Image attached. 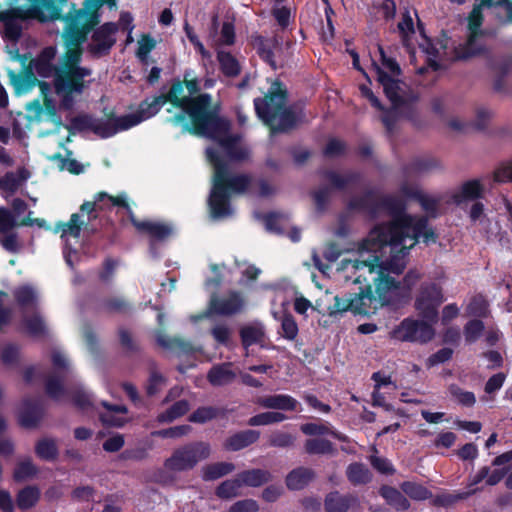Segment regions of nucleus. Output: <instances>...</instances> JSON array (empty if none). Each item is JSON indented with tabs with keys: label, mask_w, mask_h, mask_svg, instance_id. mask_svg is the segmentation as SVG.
Wrapping results in <instances>:
<instances>
[{
	"label": "nucleus",
	"mask_w": 512,
	"mask_h": 512,
	"mask_svg": "<svg viewBox=\"0 0 512 512\" xmlns=\"http://www.w3.org/2000/svg\"><path fill=\"white\" fill-rule=\"evenodd\" d=\"M434 242V232L427 228L424 217L412 216L405 211H394L393 220L375 226L358 245L357 252L343 258L337 268L339 279L361 283L367 275L375 283L376 300L382 307L409 294L420 279V273L409 270L402 280H396L406 267V257L419 237Z\"/></svg>",
	"instance_id": "nucleus-1"
},
{
	"label": "nucleus",
	"mask_w": 512,
	"mask_h": 512,
	"mask_svg": "<svg viewBox=\"0 0 512 512\" xmlns=\"http://www.w3.org/2000/svg\"><path fill=\"white\" fill-rule=\"evenodd\" d=\"M65 23L63 36L67 52L60 66L55 68L52 65L56 54L53 47L45 48L32 65L40 76H53L55 93L61 98V105L69 109L75 97L87 86L85 78L91 75L90 69L78 66L82 53L80 44L85 40L87 32L98 23V17L86 10H76L65 17Z\"/></svg>",
	"instance_id": "nucleus-2"
},
{
	"label": "nucleus",
	"mask_w": 512,
	"mask_h": 512,
	"mask_svg": "<svg viewBox=\"0 0 512 512\" xmlns=\"http://www.w3.org/2000/svg\"><path fill=\"white\" fill-rule=\"evenodd\" d=\"M166 98L167 102L179 109V113L168 121L175 125H182L184 131L219 141L235 159H242L247 155V150L241 146H237L238 153L232 151L235 141L226 137L229 123L210 111L211 98L208 94L189 97V94L185 93L184 83L178 81L172 85Z\"/></svg>",
	"instance_id": "nucleus-3"
},
{
	"label": "nucleus",
	"mask_w": 512,
	"mask_h": 512,
	"mask_svg": "<svg viewBox=\"0 0 512 512\" xmlns=\"http://www.w3.org/2000/svg\"><path fill=\"white\" fill-rule=\"evenodd\" d=\"M226 137L235 141V144L232 148L234 153H238L239 149L237 146H241L247 150V155L242 159H235L231 157L230 153L221 146L219 141L216 142L219 145V152L221 155H218V153H216L211 148L206 150L207 158L214 167L213 188L209 198L211 215L214 218L226 217L231 214V208L227 202V190L231 191L232 193H242L250 184V178L247 175H228V161L245 160L249 156V150L242 143L240 137L232 136L229 134V129L227 130Z\"/></svg>",
	"instance_id": "nucleus-4"
},
{
	"label": "nucleus",
	"mask_w": 512,
	"mask_h": 512,
	"mask_svg": "<svg viewBox=\"0 0 512 512\" xmlns=\"http://www.w3.org/2000/svg\"><path fill=\"white\" fill-rule=\"evenodd\" d=\"M382 64L374 65L379 83L383 86L387 98L392 104V110L383 116V122L388 130L392 127L391 118L394 116L411 117L417 94L397 77L400 75L398 63L387 57L382 48H379Z\"/></svg>",
	"instance_id": "nucleus-5"
},
{
	"label": "nucleus",
	"mask_w": 512,
	"mask_h": 512,
	"mask_svg": "<svg viewBox=\"0 0 512 512\" xmlns=\"http://www.w3.org/2000/svg\"><path fill=\"white\" fill-rule=\"evenodd\" d=\"M167 102L166 95H159L152 99H147L140 104L139 110L114 121H100L88 116L77 119V124L82 128L91 129L95 134L106 138L114 135L119 130H125L140 122L154 116L161 107Z\"/></svg>",
	"instance_id": "nucleus-6"
},
{
	"label": "nucleus",
	"mask_w": 512,
	"mask_h": 512,
	"mask_svg": "<svg viewBox=\"0 0 512 512\" xmlns=\"http://www.w3.org/2000/svg\"><path fill=\"white\" fill-rule=\"evenodd\" d=\"M254 105L259 118L272 132L285 131L296 121L294 113L286 104V90L279 83H273L264 98L254 100Z\"/></svg>",
	"instance_id": "nucleus-7"
},
{
	"label": "nucleus",
	"mask_w": 512,
	"mask_h": 512,
	"mask_svg": "<svg viewBox=\"0 0 512 512\" xmlns=\"http://www.w3.org/2000/svg\"><path fill=\"white\" fill-rule=\"evenodd\" d=\"M65 0H41L38 6L24 10L12 8L0 12V22L5 26V35L11 40H16L21 34V21L27 18H37L40 21L55 20L60 17V12Z\"/></svg>",
	"instance_id": "nucleus-8"
},
{
	"label": "nucleus",
	"mask_w": 512,
	"mask_h": 512,
	"mask_svg": "<svg viewBox=\"0 0 512 512\" xmlns=\"http://www.w3.org/2000/svg\"><path fill=\"white\" fill-rule=\"evenodd\" d=\"M377 294L372 293L371 287L367 286L366 289H360V292L352 296L345 294L343 296H335L334 304L331 305L329 315L333 316L346 311H351L356 314H368L372 310L381 307L376 300Z\"/></svg>",
	"instance_id": "nucleus-9"
},
{
	"label": "nucleus",
	"mask_w": 512,
	"mask_h": 512,
	"mask_svg": "<svg viewBox=\"0 0 512 512\" xmlns=\"http://www.w3.org/2000/svg\"><path fill=\"white\" fill-rule=\"evenodd\" d=\"M211 447L205 442H194L176 449L165 461L169 471L181 472L193 469L200 461L209 458Z\"/></svg>",
	"instance_id": "nucleus-10"
},
{
	"label": "nucleus",
	"mask_w": 512,
	"mask_h": 512,
	"mask_svg": "<svg viewBox=\"0 0 512 512\" xmlns=\"http://www.w3.org/2000/svg\"><path fill=\"white\" fill-rule=\"evenodd\" d=\"M482 22L479 9H473L468 18V38L464 44L457 48V58L467 59L486 53V32L481 29Z\"/></svg>",
	"instance_id": "nucleus-11"
},
{
	"label": "nucleus",
	"mask_w": 512,
	"mask_h": 512,
	"mask_svg": "<svg viewBox=\"0 0 512 512\" xmlns=\"http://www.w3.org/2000/svg\"><path fill=\"white\" fill-rule=\"evenodd\" d=\"M444 297L441 288L435 283L421 285L415 299V309L425 320L435 322L438 316V308L443 303Z\"/></svg>",
	"instance_id": "nucleus-12"
},
{
	"label": "nucleus",
	"mask_w": 512,
	"mask_h": 512,
	"mask_svg": "<svg viewBox=\"0 0 512 512\" xmlns=\"http://www.w3.org/2000/svg\"><path fill=\"white\" fill-rule=\"evenodd\" d=\"M429 321L405 319L394 330L395 338L402 341L425 343L430 341L434 336V329Z\"/></svg>",
	"instance_id": "nucleus-13"
},
{
	"label": "nucleus",
	"mask_w": 512,
	"mask_h": 512,
	"mask_svg": "<svg viewBox=\"0 0 512 512\" xmlns=\"http://www.w3.org/2000/svg\"><path fill=\"white\" fill-rule=\"evenodd\" d=\"M39 88L44 101L43 104L37 100L28 104L27 109L30 113V117L40 122L50 121L56 128H59L61 126V119L57 116L54 101L48 97V94L50 93V86L46 82H39Z\"/></svg>",
	"instance_id": "nucleus-14"
},
{
	"label": "nucleus",
	"mask_w": 512,
	"mask_h": 512,
	"mask_svg": "<svg viewBox=\"0 0 512 512\" xmlns=\"http://www.w3.org/2000/svg\"><path fill=\"white\" fill-rule=\"evenodd\" d=\"M473 9H479L482 19L485 15H492L500 23L512 22V1L511 0H475Z\"/></svg>",
	"instance_id": "nucleus-15"
},
{
	"label": "nucleus",
	"mask_w": 512,
	"mask_h": 512,
	"mask_svg": "<svg viewBox=\"0 0 512 512\" xmlns=\"http://www.w3.org/2000/svg\"><path fill=\"white\" fill-rule=\"evenodd\" d=\"M116 31L117 25L114 23H106L97 29L89 43L90 53L96 57H100L108 53L116 41Z\"/></svg>",
	"instance_id": "nucleus-16"
},
{
	"label": "nucleus",
	"mask_w": 512,
	"mask_h": 512,
	"mask_svg": "<svg viewBox=\"0 0 512 512\" xmlns=\"http://www.w3.org/2000/svg\"><path fill=\"white\" fill-rule=\"evenodd\" d=\"M245 301L238 292H230L221 298H212L210 301V309L220 315H233L243 310Z\"/></svg>",
	"instance_id": "nucleus-17"
},
{
	"label": "nucleus",
	"mask_w": 512,
	"mask_h": 512,
	"mask_svg": "<svg viewBox=\"0 0 512 512\" xmlns=\"http://www.w3.org/2000/svg\"><path fill=\"white\" fill-rule=\"evenodd\" d=\"M483 186L479 180H469L461 184L449 194V202L460 205L481 196Z\"/></svg>",
	"instance_id": "nucleus-18"
},
{
	"label": "nucleus",
	"mask_w": 512,
	"mask_h": 512,
	"mask_svg": "<svg viewBox=\"0 0 512 512\" xmlns=\"http://www.w3.org/2000/svg\"><path fill=\"white\" fill-rule=\"evenodd\" d=\"M30 177V173L25 168H19L16 172H8L0 178V192L8 198L13 195L24 182Z\"/></svg>",
	"instance_id": "nucleus-19"
},
{
	"label": "nucleus",
	"mask_w": 512,
	"mask_h": 512,
	"mask_svg": "<svg viewBox=\"0 0 512 512\" xmlns=\"http://www.w3.org/2000/svg\"><path fill=\"white\" fill-rule=\"evenodd\" d=\"M105 409L99 412V417L102 423L106 426L122 427L126 423L125 415L127 408L123 405L109 404L106 401L101 402Z\"/></svg>",
	"instance_id": "nucleus-20"
},
{
	"label": "nucleus",
	"mask_w": 512,
	"mask_h": 512,
	"mask_svg": "<svg viewBox=\"0 0 512 512\" xmlns=\"http://www.w3.org/2000/svg\"><path fill=\"white\" fill-rule=\"evenodd\" d=\"M257 404L262 408L283 411L296 410L299 406V403L296 399L286 394H275L260 397L257 399Z\"/></svg>",
	"instance_id": "nucleus-21"
},
{
	"label": "nucleus",
	"mask_w": 512,
	"mask_h": 512,
	"mask_svg": "<svg viewBox=\"0 0 512 512\" xmlns=\"http://www.w3.org/2000/svg\"><path fill=\"white\" fill-rule=\"evenodd\" d=\"M402 194L407 198H415L420 203L423 210L431 215L435 216L439 201L434 196L428 195L426 193H423L421 190H419L417 187H408L406 185H403L401 187Z\"/></svg>",
	"instance_id": "nucleus-22"
},
{
	"label": "nucleus",
	"mask_w": 512,
	"mask_h": 512,
	"mask_svg": "<svg viewBox=\"0 0 512 512\" xmlns=\"http://www.w3.org/2000/svg\"><path fill=\"white\" fill-rule=\"evenodd\" d=\"M34 223L40 227H43L45 221L40 219H31L28 216L27 218L19 222L10 210L4 207L0 208V234L10 232L13 228L17 226H31Z\"/></svg>",
	"instance_id": "nucleus-23"
},
{
	"label": "nucleus",
	"mask_w": 512,
	"mask_h": 512,
	"mask_svg": "<svg viewBox=\"0 0 512 512\" xmlns=\"http://www.w3.org/2000/svg\"><path fill=\"white\" fill-rule=\"evenodd\" d=\"M131 220L137 230L147 233L151 238L155 240H164L173 232L172 227L164 223L153 221H137L132 216Z\"/></svg>",
	"instance_id": "nucleus-24"
},
{
	"label": "nucleus",
	"mask_w": 512,
	"mask_h": 512,
	"mask_svg": "<svg viewBox=\"0 0 512 512\" xmlns=\"http://www.w3.org/2000/svg\"><path fill=\"white\" fill-rule=\"evenodd\" d=\"M281 43L282 39L278 36H274L269 39L258 36L253 40V45L257 49L259 55L274 68L275 61L273 59V51L279 50Z\"/></svg>",
	"instance_id": "nucleus-25"
},
{
	"label": "nucleus",
	"mask_w": 512,
	"mask_h": 512,
	"mask_svg": "<svg viewBox=\"0 0 512 512\" xmlns=\"http://www.w3.org/2000/svg\"><path fill=\"white\" fill-rule=\"evenodd\" d=\"M14 297L21 309L22 316L37 309L38 297L32 287H19L14 291Z\"/></svg>",
	"instance_id": "nucleus-26"
},
{
	"label": "nucleus",
	"mask_w": 512,
	"mask_h": 512,
	"mask_svg": "<svg viewBox=\"0 0 512 512\" xmlns=\"http://www.w3.org/2000/svg\"><path fill=\"white\" fill-rule=\"evenodd\" d=\"M217 17L213 18V32L210 38L215 46L232 45L235 40L234 24L227 20L222 23L219 36L217 35Z\"/></svg>",
	"instance_id": "nucleus-27"
},
{
	"label": "nucleus",
	"mask_w": 512,
	"mask_h": 512,
	"mask_svg": "<svg viewBox=\"0 0 512 512\" xmlns=\"http://www.w3.org/2000/svg\"><path fill=\"white\" fill-rule=\"evenodd\" d=\"M85 224L84 220H81V216L77 213L73 214L67 223H59L55 227V232L61 233V238L66 242L65 247H68L69 237L79 238L81 228Z\"/></svg>",
	"instance_id": "nucleus-28"
},
{
	"label": "nucleus",
	"mask_w": 512,
	"mask_h": 512,
	"mask_svg": "<svg viewBox=\"0 0 512 512\" xmlns=\"http://www.w3.org/2000/svg\"><path fill=\"white\" fill-rule=\"evenodd\" d=\"M259 435V432L255 430L242 431L228 438L225 442V447L231 451L240 450L256 442Z\"/></svg>",
	"instance_id": "nucleus-29"
},
{
	"label": "nucleus",
	"mask_w": 512,
	"mask_h": 512,
	"mask_svg": "<svg viewBox=\"0 0 512 512\" xmlns=\"http://www.w3.org/2000/svg\"><path fill=\"white\" fill-rule=\"evenodd\" d=\"M40 499V490L36 486H26L16 495V505L21 510L33 508Z\"/></svg>",
	"instance_id": "nucleus-30"
},
{
	"label": "nucleus",
	"mask_w": 512,
	"mask_h": 512,
	"mask_svg": "<svg viewBox=\"0 0 512 512\" xmlns=\"http://www.w3.org/2000/svg\"><path fill=\"white\" fill-rule=\"evenodd\" d=\"M314 477V473L307 468H297L291 471L286 477V484L289 489L300 490L304 488Z\"/></svg>",
	"instance_id": "nucleus-31"
},
{
	"label": "nucleus",
	"mask_w": 512,
	"mask_h": 512,
	"mask_svg": "<svg viewBox=\"0 0 512 512\" xmlns=\"http://www.w3.org/2000/svg\"><path fill=\"white\" fill-rule=\"evenodd\" d=\"M217 59L220 65L221 71L229 77H235L239 75L241 71V64L239 60L229 52L219 50L217 53Z\"/></svg>",
	"instance_id": "nucleus-32"
},
{
	"label": "nucleus",
	"mask_w": 512,
	"mask_h": 512,
	"mask_svg": "<svg viewBox=\"0 0 512 512\" xmlns=\"http://www.w3.org/2000/svg\"><path fill=\"white\" fill-rule=\"evenodd\" d=\"M242 486L257 487L271 479L268 471L262 469H252L238 474Z\"/></svg>",
	"instance_id": "nucleus-33"
},
{
	"label": "nucleus",
	"mask_w": 512,
	"mask_h": 512,
	"mask_svg": "<svg viewBox=\"0 0 512 512\" xmlns=\"http://www.w3.org/2000/svg\"><path fill=\"white\" fill-rule=\"evenodd\" d=\"M234 372L230 368V364L214 366L208 373V380L212 385L222 386L233 381Z\"/></svg>",
	"instance_id": "nucleus-34"
},
{
	"label": "nucleus",
	"mask_w": 512,
	"mask_h": 512,
	"mask_svg": "<svg viewBox=\"0 0 512 512\" xmlns=\"http://www.w3.org/2000/svg\"><path fill=\"white\" fill-rule=\"evenodd\" d=\"M234 469L235 466L229 462L212 463L202 468V477L206 481L215 480L231 473Z\"/></svg>",
	"instance_id": "nucleus-35"
},
{
	"label": "nucleus",
	"mask_w": 512,
	"mask_h": 512,
	"mask_svg": "<svg viewBox=\"0 0 512 512\" xmlns=\"http://www.w3.org/2000/svg\"><path fill=\"white\" fill-rule=\"evenodd\" d=\"M353 501H355V498L352 496H342L334 492L327 496L325 508L327 512H347Z\"/></svg>",
	"instance_id": "nucleus-36"
},
{
	"label": "nucleus",
	"mask_w": 512,
	"mask_h": 512,
	"mask_svg": "<svg viewBox=\"0 0 512 512\" xmlns=\"http://www.w3.org/2000/svg\"><path fill=\"white\" fill-rule=\"evenodd\" d=\"M240 334L242 343L246 348L253 344L261 343L265 336L264 327L259 323L243 327Z\"/></svg>",
	"instance_id": "nucleus-37"
},
{
	"label": "nucleus",
	"mask_w": 512,
	"mask_h": 512,
	"mask_svg": "<svg viewBox=\"0 0 512 512\" xmlns=\"http://www.w3.org/2000/svg\"><path fill=\"white\" fill-rule=\"evenodd\" d=\"M23 325L28 333L34 336H42L46 333L47 328L43 318L34 310L22 316Z\"/></svg>",
	"instance_id": "nucleus-38"
},
{
	"label": "nucleus",
	"mask_w": 512,
	"mask_h": 512,
	"mask_svg": "<svg viewBox=\"0 0 512 512\" xmlns=\"http://www.w3.org/2000/svg\"><path fill=\"white\" fill-rule=\"evenodd\" d=\"M37 456L46 461H54L58 456V447L54 439L44 438L35 446Z\"/></svg>",
	"instance_id": "nucleus-39"
},
{
	"label": "nucleus",
	"mask_w": 512,
	"mask_h": 512,
	"mask_svg": "<svg viewBox=\"0 0 512 512\" xmlns=\"http://www.w3.org/2000/svg\"><path fill=\"white\" fill-rule=\"evenodd\" d=\"M380 494L386 501L396 509L406 510L410 504L408 500L395 488L384 486L380 489Z\"/></svg>",
	"instance_id": "nucleus-40"
},
{
	"label": "nucleus",
	"mask_w": 512,
	"mask_h": 512,
	"mask_svg": "<svg viewBox=\"0 0 512 512\" xmlns=\"http://www.w3.org/2000/svg\"><path fill=\"white\" fill-rule=\"evenodd\" d=\"M347 477L354 485L365 484L371 480V473L363 464L354 463L347 468Z\"/></svg>",
	"instance_id": "nucleus-41"
},
{
	"label": "nucleus",
	"mask_w": 512,
	"mask_h": 512,
	"mask_svg": "<svg viewBox=\"0 0 512 512\" xmlns=\"http://www.w3.org/2000/svg\"><path fill=\"white\" fill-rule=\"evenodd\" d=\"M189 410V403L186 400H180L174 403L165 412L158 415L160 423H169L181 417Z\"/></svg>",
	"instance_id": "nucleus-42"
},
{
	"label": "nucleus",
	"mask_w": 512,
	"mask_h": 512,
	"mask_svg": "<svg viewBox=\"0 0 512 512\" xmlns=\"http://www.w3.org/2000/svg\"><path fill=\"white\" fill-rule=\"evenodd\" d=\"M241 487V480L237 475L233 479L222 482L216 489V495L222 499H230L239 495Z\"/></svg>",
	"instance_id": "nucleus-43"
},
{
	"label": "nucleus",
	"mask_w": 512,
	"mask_h": 512,
	"mask_svg": "<svg viewBox=\"0 0 512 512\" xmlns=\"http://www.w3.org/2000/svg\"><path fill=\"white\" fill-rule=\"evenodd\" d=\"M286 415L281 412H263L251 417L248 421L250 426H264L274 423H280L286 419Z\"/></svg>",
	"instance_id": "nucleus-44"
},
{
	"label": "nucleus",
	"mask_w": 512,
	"mask_h": 512,
	"mask_svg": "<svg viewBox=\"0 0 512 512\" xmlns=\"http://www.w3.org/2000/svg\"><path fill=\"white\" fill-rule=\"evenodd\" d=\"M38 472L37 467L29 458L20 460L14 470V478L16 481H25L34 477Z\"/></svg>",
	"instance_id": "nucleus-45"
},
{
	"label": "nucleus",
	"mask_w": 512,
	"mask_h": 512,
	"mask_svg": "<svg viewBox=\"0 0 512 512\" xmlns=\"http://www.w3.org/2000/svg\"><path fill=\"white\" fill-rule=\"evenodd\" d=\"M105 197H108L113 205L125 207L130 212V207L126 202L125 196L121 195V196H117V197H112V196H108L106 193H103V192L99 193L96 196L95 201L85 202L84 204H82L81 211L86 212L88 214L92 213L95 210L96 204L98 202H100Z\"/></svg>",
	"instance_id": "nucleus-46"
},
{
	"label": "nucleus",
	"mask_w": 512,
	"mask_h": 512,
	"mask_svg": "<svg viewBox=\"0 0 512 512\" xmlns=\"http://www.w3.org/2000/svg\"><path fill=\"white\" fill-rule=\"evenodd\" d=\"M301 431L306 435H331L336 439L344 440V436L333 431L327 424L307 423L301 426Z\"/></svg>",
	"instance_id": "nucleus-47"
},
{
	"label": "nucleus",
	"mask_w": 512,
	"mask_h": 512,
	"mask_svg": "<svg viewBox=\"0 0 512 512\" xmlns=\"http://www.w3.org/2000/svg\"><path fill=\"white\" fill-rule=\"evenodd\" d=\"M400 487L406 495L414 500H426L431 497L427 488L414 482H403Z\"/></svg>",
	"instance_id": "nucleus-48"
},
{
	"label": "nucleus",
	"mask_w": 512,
	"mask_h": 512,
	"mask_svg": "<svg viewBox=\"0 0 512 512\" xmlns=\"http://www.w3.org/2000/svg\"><path fill=\"white\" fill-rule=\"evenodd\" d=\"M438 166L436 160L428 157L416 158L408 166V172L410 174H424Z\"/></svg>",
	"instance_id": "nucleus-49"
},
{
	"label": "nucleus",
	"mask_w": 512,
	"mask_h": 512,
	"mask_svg": "<svg viewBox=\"0 0 512 512\" xmlns=\"http://www.w3.org/2000/svg\"><path fill=\"white\" fill-rule=\"evenodd\" d=\"M449 392L452 398L461 405L470 407L473 406L476 401L475 395L472 392L465 391L456 385H451Z\"/></svg>",
	"instance_id": "nucleus-50"
},
{
	"label": "nucleus",
	"mask_w": 512,
	"mask_h": 512,
	"mask_svg": "<svg viewBox=\"0 0 512 512\" xmlns=\"http://www.w3.org/2000/svg\"><path fill=\"white\" fill-rule=\"evenodd\" d=\"M505 472L501 469H495L490 471L488 467H483L474 478V483H479L483 479L487 478L486 482L488 485H496L504 477Z\"/></svg>",
	"instance_id": "nucleus-51"
},
{
	"label": "nucleus",
	"mask_w": 512,
	"mask_h": 512,
	"mask_svg": "<svg viewBox=\"0 0 512 512\" xmlns=\"http://www.w3.org/2000/svg\"><path fill=\"white\" fill-rule=\"evenodd\" d=\"M156 41L149 35H143L137 42V57L142 61L146 62L149 53L155 48Z\"/></svg>",
	"instance_id": "nucleus-52"
},
{
	"label": "nucleus",
	"mask_w": 512,
	"mask_h": 512,
	"mask_svg": "<svg viewBox=\"0 0 512 512\" xmlns=\"http://www.w3.org/2000/svg\"><path fill=\"white\" fill-rule=\"evenodd\" d=\"M305 449L310 454H325L333 450L332 444L325 439H309L306 441Z\"/></svg>",
	"instance_id": "nucleus-53"
},
{
	"label": "nucleus",
	"mask_w": 512,
	"mask_h": 512,
	"mask_svg": "<svg viewBox=\"0 0 512 512\" xmlns=\"http://www.w3.org/2000/svg\"><path fill=\"white\" fill-rule=\"evenodd\" d=\"M488 311V304L482 296H475L467 306V314L476 317H485Z\"/></svg>",
	"instance_id": "nucleus-54"
},
{
	"label": "nucleus",
	"mask_w": 512,
	"mask_h": 512,
	"mask_svg": "<svg viewBox=\"0 0 512 512\" xmlns=\"http://www.w3.org/2000/svg\"><path fill=\"white\" fill-rule=\"evenodd\" d=\"M268 441L272 447L287 448L294 444L295 437L287 432L276 431L269 436Z\"/></svg>",
	"instance_id": "nucleus-55"
},
{
	"label": "nucleus",
	"mask_w": 512,
	"mask_h": 512,
	"mask_svg": "<svg viewBox=\"0 0 512 512\" xmlns=\"http://www.w3.org/2000/svg\"><path fill=\"white\" fill-rule=\"evenodd\" d=\"M157 340L162 346L175 349L180 353L188 354L194 351L190 343L181 339H165L163 336H159Z\"/></svg>",
	"instance_id": "nucleus-56"
},
{
	"label": "nucleus",
	"mask_w": 512,
	"mask_h": 512,
	"mask_svg": "<svg viewBox=\"0 0 512 512\" xmlns=\"http://www.w3.org/2000/svg\"><path fill=\"white\" fill-rule=\"evenodd\" d=\"M219 409L215 407H201L190 415V421L195 423H205L214 419L219 414Z\"/></svg>",
	"instance_id": "nucleus-57"
},
{
	"label": "nucleus",
	"mask_w": 512,
	"mask_h": 512,
	"mask_svg": "<svg viewBox=\"0 0 512 512\" xmlns=\"http://www.w3.org/2000/svg\"><path fill=\"white\" fill-rule=\"evenodd\" d=\"M282 336L294 340L298 334V326L291 315H285L281 322Z\"/></svg>",
	"instance_id": "nucleus-58"
},
{
	"label": "nucleus",
	"mask_w": 512,
	"mask_h": 512,
	"mask_svg": "<svg viewBox=\"0 0 512 512\" xmlns=\"http://www.w3.org/2000/svg\"><path fill=\"white\" fill-rule=\"evenodd\" d=\"M484 329L483 323L479 320L469 321L465 326V338L469 342H474L479 338Z\"/></svg>",
	"instance_id": "nucleus-59"
},
{
	"label": "nucleus",
	"mask_w": 512,
	"mask_h": 512,
	"mask_svg": "<svg viewBox=\"0 0 512 512\" xmlns=\"http://www.w3.org/2000/svg\"><path fill=\"white\" fill-rule=\"evenodd\" d=\"M259 506L253 499H244L233 503L228 512H257Z\"/></svg>",
	"instance_id": "nucleus-60"
},
{
	"label": "nucleus",
	"mask_w": 512,
	"mask_h": 512,
	"mask_svg": "<svg viewBox=\"0 0 512 512\" xmlns=\"http://www.w3.org/2000/svg\"><path fill=\"white\" fill-rule=\"evenodd\" d=\"M398 30L405 42L408 40V37L414 33L413 20L408 11L403 13L402 20L398 23Z\"/></svg>",
	"instance_id": "nucleus-61"
},
{
	"label": "nucleus",
	"mask_w": 512,
	"mask_h": 512,
	"mask_svg": "<svg viewBox=\"0 0 512 512\" xmlns=\"http://www.w3.org/2000/svg\"><path fill=\"white\" fill-rule=\"evenodd\" d=\"M0 244L9 252L15 253L20 249L17 234L11 231L5 234H0Z\"/></svg>",
	"instance_id": "nucleus-62"
},
{
	"label": "nucleus",
	"mask_w": 512,
	"mask_h": 512,
	"mask_svg": "<svg viewBox=\"0 0 512 512\" xmlns=\"http://www.w3.org/2000/svg\"><path fill=\"white\" fill-rule=\"evenodd\" d=\"M190 431V426L181 425L175 426L161 431L154 432L153 434L162 438H177L187 434Z\"/></svg>",
	"instance_id": "nucleus-63"
},
{
	"label": "nucleus",
	"mask_w": 512,
	"mask_h": 512,
	"mask_svg": "<svg viewBox=\"0 0 512 512\" xmlns=\"http://www.w3.org/2000/svg\"><path fill=\"white\" fill-rule=\"evenodd\" d=\"M370 461H371L372 466L376 470H378L380 473L392 474L394 472L393 466L385 458H382V457H379V456H376V455H372L370 457Z\"/></svg>",
	"instance_id": "nucleus-64"
}]
</instances>
